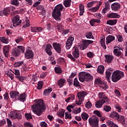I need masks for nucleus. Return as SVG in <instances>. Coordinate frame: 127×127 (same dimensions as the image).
<instances>
[{"instance_id":"obj_45","label":"nucleus","mask_w":127,"mask_h":127,"mask_svg":"<svg viewBox=\"0 0 127 127\" xmlns=\"http://www.w3.org/2000/svg\"><path fill=\"white\" fill-rule=\"evenodd\" d=\"M114 107L118 113H122L123 112V109H122V107L120 104H116Z\"/></svg>"},{"instance_id":"obj_17","label":"nucleus","mask_w":127,"mask_h":127,"mask_svg":"<svg viewBox=\"0 0 127 127\" xmlns=\"http://www.w3.org/2000/svg\"><path fill=\"white\" fill-rule=\"evenodd\" d=\"M46 46L45 52L47 53L48 55L51 56V55H52V51H51L52 46H51L50 44H48L46 45Z\"/></svg>"},{"instance_id":"obj_52","label":"nucleus","mask_w":127,"mask_h":127,"mask_svg":"<svg viewBox=\"0 0 127 127\" xmlns=\"http://www.w3.org/2000/svg\"><path fill=\"white\" fill-rule=\"evenodd\" d=\"M55 71L57 74H61L62 73V69L61 67H55Z\"/></svg>"},{"instance_id":"obj_15","label":"nucleus","mask_w":127,"mask_h":127,"mask_svg":"<svg viewBox=\"0 0 127 127\" xmlns=\"http://www.w3.org/2000/svg\"><path fill=\"white\" fill-rule=\"evenodd\" d=\"M121 8V4L119 2H114L111 4V9L113 11H117Z\"/></svg>"},{"instance_id":"obj_55","label":"nucleus","mask_w":127,"mask_h":127,"mask_svg":"<svg viewBox=\"0 0 127 127\" xmlns=\"http://www.w3.org/2000/svg\"><path fill=\"white\" fill-rule=\"evenodd\" d=\"M42 87H43V81H39L38 83V86L37 87L38 90H41V89H42Z\"/></svg>"},{"instance_id":"obj_22","label":"nucleus","mask_w":127,"mask_h":127,"mask_svg":"<svg viewBox=\"0 0 127 127\" xmlns=\"http://www.w3.org/2000/svg\"><path fill=\"white\" fill-rule=\"evenodd\" d=\"M3 53L6 58L8 57V54L9 53V46H5L3 47Z\"/></svg>"},{"instance_id":"obj_44","label":"nucleus","mask_w":127,"mask_h":127,"mask_svg":"<svg viewBox=\"0 0 127 127\" xmlns=\"http://www.w3.org/2000/svg\"><path fill=\"white\" fill-rule=\"evenodd\" d=\"M51 92H52V88H49L48 89H46L44 91V95L45 96H48V95H49Z\"/></svg>"},{"instance_id":"obj_50","label":"nucleus","mask_w":127,"mask_h":127,"mask_svg":"<svg viewBox=\"0 0 127 127\" xmlns=\"http://www.w3.org/2000/svg\"><path fill=\"white\" fill-rule=\"evenodd\" d=\"M0 40L1 42H2V43H5V44H7V43H8V40L7 39V38L5 37H0Z\"/></svg>"},{"instance_id":"obj_5","label":"nucleus","mask_w":127,"mask_h":127,"mask_svg":"<svg viewBox=\"0 0 127 127\" xmlns=\"http://www.w3.org/2000/svg\"><path fill=\"white\" fill-rule=\"evenodd\" d=\"M88 122L92 127H97L99 126V118L92 116L89 118Z\"/></svg>"},{"instance_id":"obj_20","label":"nucleus","mask_w":127,"mask_h":127,"mask_svg":"<svg viewBox=\"0 0 127 127\" xmlns=\"http://www.w3.org/2000/svg\"><path fill=\"white\" fill-rule=\"evenodd\" d=\"M105 103L108 102L104 101V100H100L98 101L95 102V107L97 109H100V108H102V107H103V105H104Z\"/></svg>"},{"instance_id":"obj_54","label":"nucleus","mask_w":127,"mask_h":127,"mask_svg":"<svg viewBox=\"0 0 127 127\" xmlns=\"http://www.w3.org/2000/svg\"><path fill=\"white\" fill-rule=\"evenodd\" d=\"M16 79H17L20 82H23V80L25 79V77L23 76H15Z\"/></svg>"},{"instance_id":"obj_36","label":"nucleus","mask_w":127,"mask_h":127,"mask_svg":"<svg viewBox=\"0 0 127 127\" xmlns=\"http://www.w3.org/2000/svg\"><path fill=\"white\" fill-rule=\"evenodd\" d=\"M105 62L107 63H111L112 60L114 59V57L110 55H105Z\"/></svg>"},{"instance_id":"obj_51","label":"nucleus","mask_w":127,"mask_h":127,"mask_svg":"<svg viewBox=\"0 0 127 127\" xmlns=\"http://www.w3.org/2000/svg\"><path fill=\"white\" fill-rule=\"evenodd\" d=\"M79 10H80V15H83L85 10L84 9V5L83 4H80L79 5Z\"/></svg>"},{"instance_id":"obj_32","label":"nucleus","mask_w":127,"mask_h":127,"mask_svg":"<svg viewBox=\"0 0 127 127\" xmlns=\"http://www.w3.org/2000/svg\"><path fill=\"white\" fill-rule=\"evenodd\" d=\"M75 99V95L73 94H70L68 96V97L65 99L66 103H70L71 101H74Z\"/></svg>"},{"instance_id":"obj_61","label":"nucleus","mask_w":127,"mask_h":127,"mask_svg":"<svg viewBox=\"0 0 127 127\" xmlns=\"http://www.w3.org/2000/svg\"><path fill=\"white\" fill-rule=\"evenodd\" d=\"M103 110L105 112H110L112 110V108L109 106L107 105L104 106Z\"/></svg>"},{"instance_id":"obj_64","label":"nucleus","mask_w":127,"mask_h":127,"mask_svg":"<svg viewBox=\"0 0 127 127\" xmlns=\"http://www.w3.org/2000/svg\"><path fill=\"white\" fill-rule=\"evenodd\" d=\"M41 127H47V123L45 122H42L40 123Z\"/></svg>"},{"instance_id":"obj_34","label":"nucleus","mask_w":127,"mask_h":127,"mask_svg":"<svg viewBox=\"0 0 127 127\" xmlns=\"http://www.w3.org/2000/svg\"><path fill=\"white\" fill-rule=\"evenodd\" d=\"M118 122H120V123H121V124H122V125H125V124H126V121L125 119V117H124V116L122 115H119L118 117V119H117V120Z\"/></svg>"},{"instance_id":"obj_19","label":"nucleus","mask_w":127,"mask_h":127,"mask_svg":"<svg viewBox=\"0 0 127 127\" xmlns=\"http://www.w3.org/2000/svg\"><path fill=\"white\" fill-rule=\"evenodd\" d=\"M9 95L11 99H16V100H17V99L18 98L19 92L16 91H12L10 92Z\"/></svg>"},{"instance_id":"obj_33","label":"nucleus","mask_w":127,"mask_h":127,"mask_svg":"<svg viewBox=\"0 0 127 127\" xmlns=\"http://www.w3.org/2000/svg\"><path fill=\"white\" fill-rule=\"evenodd\" d=\"M104 71H105V66L103 65H100L97 67V72L99 74H103Z\"/></svg>"},{"instance_id":"obj_59","label":"nucleus","mask_w":127,"mask_h":127,"mask_svg":"<svg viewBox=\"0 0 127 127\" xmlns=\"http://www.w3.org/2000/svg\"><path fill=\"white\" fill-rule=\"evenodd\" d=\"M23 125H24V127H34L32 123L30 122L25 123H24Z\"/></svg>"},{"instance_id":"obj_12","label":"nucleus","mask_w":127,"mask_h":127,"mask_svg":"<svg viewBox=\"0 0 127 127\" xmlns=\"http://www.w3.org/2000/svg\"><path fill=\"white\" fill-rule=\"evenodd\" d=\"M95 83L97 84V85H104V87H103V89L104 90H106V89H108L109 88V86L108 85H107V82L105 81L102 82V80H101V79L100 78H96L95 80Z\"/></svg>"},{"instance_id":"obj_56","label":"nucleus","mask_w":127,"mask_h":127,"mask_svg":"<svg viewBox=\"0 0 127 127\" xmlns=\"http://www.w3.org/2000/svg\"><path fill=\"white\" fill-rule=\"evenodd\" d=\"M65 119L66 120H71V119H72V116H71V114H70L69 112H65Z\"/></svg>"},{"instance_id":"obj_30","label":"nucleus","mask_w":127,"mask_h":127,"mask_svg":"<svg viewBox=\"0 0 127 127\" xmlns=\"http://www.w3.org/2000/svg\"><path fill=\"white\" fill-rule=\"evenodd\" d=\"M73 86L75 87V88H77V89L81 88V84H80V82H79L78 79L76 77L74 79Z\"/></svg>"},{"instance_id":"obj_57","label":"nucleus","mask_w":127,"mask_h":127,"mask_svg":"<svg viewBox=\"0 0 127 127\" xmlns=\"http://www.w3.org/2000/svg\"><path fill=\"white\" fill-rule=\"evenodd\" d=\"M92 103H91L90 101H88L85 104V108H86V109H91V107H92Z\"/></svg>"},{"instance_id":"obj_63","label":"nucleus","mask_w":127,"mask_h":127,"mask_svg":"<svg viewBox=\"0 0 127 127\" xmlns=\"http://www.w3.org/2000/svg\"><path fill=\"white\" fill-rule=\"evenodd\" d=\"M25 117L26 120H27L28 121V120H30L32 119V116H31V114H28V113L25 114Z\"/></svg>"},{"instance_id":"obj_28","label":"nucleus","mask_w":127,"mask_h":127,"mask_svg":"<svg viewBox=\"0 0 127 127\" xmlns=\"http://www.w3.org/2000/svg\"><path fill=\"white\" fill-rule=\"evenodd\" d=\"M107 17H109V18H119L120 15L116 13H109L107 14Z\"/></svg>"},{"instance_id":"obj_25","label":"nucleus","mask_w":127,"mask_h":127,"mask_svg":"<svg viewBox=\"0 0 127 127\" xmlns=\"http://www.w3.org/2000/svg\"><path fill=\"white\" fill-rule=\"evenodd\" d=\"M26 97V94H25V93H23L20 94V95H18L17 99L19 101H20V102H25Z\"/></svg>"},{"instance_id":"obj_35","label":"nucleus","mask_w":127,"mask_h":127,"mask_svg":"<svg viewBox=\"0 0 127 127\" xmlns=\"http://www.w3.org/2000/svg\"><path fill=\"white\" fill-rule=\"evenodd\" d=\"M30 26V21H29V19H26L24 22V25L22 26V28H24V29L27 28V27H29Z\"/></svg>"},{"instance_id":"obj_8","label":"nucleus","mask_w":127,"mask_h":127,"mask_svg":"<svg viewBox=\"0 0 127 127\" xmlns=\"http://www.w3.org/2000/svg\"><path fill=\"white\" fill-rule=\"evenodd\" d=\"M113 53L115 56L120 57L123 54V48L120 47H115L113 50Z\"/></svg>"},{"instance_id":"obj_62","label":"nucleus","mask_w":127,"mask_h":127,"mask_svg":"<svg viewBox=\"0 0 127 127\" xmlns=\"http://www.w3.org/2000/svg\"><path fill=\"white\" fill-rule=\"evenodd\" d=\"M6 74L8 77H9V78H10L11 80H13V74H12V73L8 71L6 72Z\"/></svg>"},{"instance_id":"obj_11","label":"nucleus","mask_w":127,"mask_h":127,"mask_svg":"<svg viewBox=\"0 0 127 127\" xmlns=\"http://www.w3.org/2000/svg\"><path fill=\"white\" fill-rule=\"evenodd\" d=\"M34 57V54L32 50H27L25 53V58L26 59H32Z\"/></svg>"},{"instance_id":"obj_2","label":"nucleus","mask_w":127,"mask_h":127,"mask_svg":"<svg viewBox=\"0 0 127 127\" xmlns=\"http://www.w3.org/2000/svg\"><path fill=\"white\" fill-rule=\"evenodd\" d=\"M62 9H63V5L59 4L55 7L53 11L52 16L58 22L61 21V11H62Z\"/></svg>"},{"instance_id":"obj_26","label":"nucleus","mask_w":127,"mask_h":127,"mask_svg":"<svg viewBox=\"0 0 127 127\" xmlns=\"http://www.w3.org/2000/svg\"><path fill=\"white\" fill-rule=\"evenodd\" d=\"M65 83L66 80L62 78H61L58 81V86H59L60 88H62V87L65 86Z\"/></svg>"},{"instance_id":"obj_21","label":"nucleus","mask_w":127,"mask_h":127,"mask_svg":"<svg viewBox=\"0 0 127 127\" xmlns=\"http://www.w3.org/2000/svg\"><path fill=\"white\" fill-rule=\"evenodd\" d=\"M98 96L99 99H101V100H104L105 102H107V103H109V101H110L108 97L105 95V94L104 92H99L98 93Z\"/></svg>"},{"instance_id":"obj_43","label":"nucleus","mask_w":127,"mask_h":127,"mask_svg":"<svg viewBox=\"0 0 127 127\" xmlns=\"http://www.w3.org/2000/svg\"><path fill=\"white\" fill-rule=\"evenodd\" d=\"M81 117L83 121H87L89 118V115L85 112H83L81 115Z\"/></svg>"},{"instance_id":"obj_60","label":"nucleus","mask_w":127,"mask_h":127,"mask_svg":"<svg viewBox=\"0 0 127 127\" xmlns=\"http://www.w3.org/2000/svg\"><path fill=\"white\" fill-rule=\"evenodd\" d=\"M117 38L118 39V41L119 42H123L124 41V38H123V36L121 35H117Z\"/></svg>"},{"instance_id":"obj_10","label":"nucleus","mask_w":127,"mask_h":127,"mask_svg":"<svg viewBox=\"0 0 127 127\" xmlns=\"http://www.w3.org/2000/svg\"><path fill=\"white\" fill-rule=\"evenodd\" d=\"M73 41H74V37H70L67 39L65 43V48L67 50H69L72 47V44H73Z\"/></svg>"},{"instance_id":"obj_6","label":"nucleus","mask_w":127,"mask_h":127,"mask_svg":"<svg viewBox=\"0 0 127 127\" xmlns=\"http://www.w3.org/2000/svg\"><path fill=\"white\" fill-rule=\"evenodd\" d=\"M9 117L11 119L13 120L15 119H18V120H20L22 118V116L21 115V113L17 111H12L11 112L9 115Z\"/></svg>"},{"instance_id":"obj_46","label":"nucleus","mask_w":127,"mask_h":127,"mask_svg":"<svg viewBox=\"0 0 127 127\" xmlns=\"http://www.w3.org/2000/svg\"><path fill=\"white\" fill-rule=\"evenodd\" d=\"M71 0H65L64 1V4L65 7H69L71 5Z\"/></svg>"},{"instance_id":"obj_23","label":"nucleus","mask_w":127,"mask_h":127,"mask_svg":"<svg viewBox=\"0 0 127 127\" xmlns=\"http://www.w3.org/2000/svg\"><path fill=\"white\" fill-rule=\"evenodd\" d=\"M99 23H101V20L97 19H92L90 21V24L91 26H96L98 25Z\"/></svg>"},{"instance_id":"obj_58","label":"nucleus","mask_w":127,"mask_h":127,"mask_svg":"<svg viewBox=\"0 0 127 127\" xmlns=\"http://www.w3.org/2000/svg\"><path fill=\"white\" fill-rule=\"evenodd\" d=\"M112 75V72L110 71L109 70H107L106 71V77L107 79H110V77Z\"/></svg>"},{"instance_id":"obj_1","label":"nucleus","mask_w":127,"mask_h":127,"mask_svg":"<svg viewBox=\"0 0 127 127\" xmlns=\"http://www.w3.org/2000/svg\"><path fill=\"white\" fill-rule=\"evenodd\" d=\"M46 106L43 100L39 99L32 106V111L37 116H41L42 112L45 111Z\"/></svg>"},{"instance_id":"obj_47","label":"nucleus","mask_w":127,"mask_h":127,"mask_svg":"<svg viewBox=\"0 0 127 127\" xmlns=\"http://www.w3.org/2000/svg\"><path fill=\"white\" fill-rule=\"evenodd\" d=\"M85 36L88 39H93L94 38V37H93V35L92 34V32H88L85 34Z\"/></svg>"},{"instance_id":"obj_13","label":"nucleus","mask_w":127,"mask_h":127,"mask_svg":"<svg viewBox=\"0 0 127 127\" xmlns=\"http://www.w3.org/2000/svg\"><path fill=\"white\" fill-rule=\"evenodd\" d=\"M72 55L74 58L76 59H78L80 57V53L79 52V49L77 47H74L72 49Z\"/></svg>"},{"instance_id":"obj_3","label":"nucleus","mask_w":127,"mask_h":127,"mask_svg":"<svg viewBox=\"0 0 127 127\" xmlns=\"http://www.w3.org/2000/svg\"><path fill=\"white\" fill-rule=\"evenodd\" d=\"M125 76V73L124 72L120 70L115 71L112 75V81H113L114 83H116L118 82L119 80H121L123 77Z\"/></svg>"},{"instance_id":"obj_18","label":"nucleus","mask_w":127,"mask_h":127,"mask_svg":"<svg viewBox=\"0 0 127 127\" xmlns=\"http://www.w3.org/2000/svg\"><path fill=\"white\" fill-rule=\"evenodd\" d=\"M101 4H102V2H101L100 1H98V3L96 4L97 6L89 8V11H91V12H96V11H98Z\"/></svg>"},{"instance_id":"obj_41","label":"nucleus","mask_w":127,"mask_h":127,"mask_svg":"<svg viewBox=\"0 0 127 127\" xmlns=\"http://www.w3.org/2000/svg\"><path fill=\"white\" fill-rule=\"evenodd\" d=\"M18 51L20 53H23L25 51V48L24 47L22 46H18L17 48H16Z\"/></svg>"},{"instance_id":"obj_31","label":"nucleus","mask_w":127,"mask_h":127,"mask_svg":"<svg viewBox=\"0 0 127 127\" xmlns=\"http://www.w3.org/2000/svg\"><path fill=\"white\" fill-rule=\"evenodd\" d=\"M8 7H6L3 10L0 11V16H2V15H8L9 13V10H8Z\"/></svg>"},{"instance_id":"obj_53","label":"nucleus","mask_w":127,"mask_h":127,"mask_svg":"<svg viewBox=\"0 0 127 127\" xmlns=\"http://www.w3.org/2000/svg\"><path fill=\"white\" fill-rule=\"evenodd\" d=\"M15 41L17 44L20 43V42L23 41V38H22L21 36H18L15 40Z\"/></svg>"},{"instance_id":"obj_38","label":"nucleus","mask_w":127,"mask_h":127,"mask_svg":"<svg viewBox=\"0 0 127 127\" xmlns=\"http://www.w3.org/2000/svg\"><path fill=\"white\" fill-rule=\"evenodd\" d=\"M56 28L59 32H62V31H63V29H64V26L62 24H58Z\"/></svg>"},{"instance_id":"obj_4","label":"nucleus","mask_w":127,"mask_h":127,"mask_svg":"<svg viewBox=\"0 0 127 127\" xmlns=\"http://www.w3.org/2000/svg\"><path fill=\"white\" fill-rule=\"evenodd\" d=\"M79 80L81 83H83L84 81H92L93 80V76L90 73L86 72H82L79 73Z\"/></svg>"},{"instance_id":"obj_9","label":"nucleus","mask_w":127,"mask_h":127,"mask_svg":"<svg viewBox=\"0 0 127 127\" xmlns=\"http://www.w3.org/2000/svg\"><path fill=\"white\" fill-rule=\"evenodd\" d=\"M94 42L93 41L89 40H84L82 41V44L81 45V50H85L86 48H88V46L90 44H92Z\"/></svg>"},{"instance_id":"obj_29","label":"nucleus","mask_w":127,"mask_h":127,"mask_svg":"<svg viewBox=\"0 0 127 127\" xmlns=\"http://www.w3.org/2000/svg\"><path fill=\"white\" fill-rule=\"evenodd\" d=\"M119 115H119V113L116 112H113L110 114L109 117L112 119H115V120H118V119H119Z\"/></svg>"},{"instance_id":"obj_16","label":"nucleus","mask_w":127,"mask_h":127,"mask_svg":"<svg viewBox=\"0 0 127 127\" xmlns=\"http://www.w3.org/2000/svg\"><path fill=\"white\" fill-rule=\"evenodd\" d=\"M53 46L55 50H56L58 53H61V45L60 43L56 42L54 43L53 44Z\"/></svg>"},{"instance_id":"obj_48","label":"nucleus","mask_w":127,"mask_h":127,"mask_svg":"<svg viewBox=\"0 0 127 127\" xmlns=\"http://www.w3.org/2000/svg\"><path fill=\"white\" fill-rule=\"evenodd\" d=\"M11 4L15 5V6H18L19 5V0H12L10 1Z\"/></svg>"},{"instance_id":"obj_40","label":"nucleus","mask_w":127,"mask_h":127,"mask_svg":"<svg viewBox=\"0 0 127 127\" xmlns=\"http://www.w3.org/2000/svg\"><path fill=\"white\" fill-rule=\"evenodd\" d=\"M107 24L109 25H115L118 22V19L109 20L107 21Z\"/></svg>"},{"instance_id":"obj_14","label":"nucleus","mask_w":127,"mask_h":127,"mask_svg":"<svg viewBox=\"0 0 127 127\" xmlns=\"http://www.w3.org/2000/svg\"><path fill=\"white\" fill-rule=\"evenodd\" d=\"M87 92L85 91H80L77 93V97L78 100H81L82 101H84L85 99V96H87Z\"/></svg>"},{"instance_id":"obj_27","label":"nucleus","mask_w":127,"mask_h":127,"mask_svg":"<svg viewBox=\"0 0 127 127\" xmlns=\"http://www.w3.org/2000/svg\"><path fill=\"white\" fill-rule=\"evenodd\" d=\"M115 38L114 36L113 35H109L106 37V44H109L111 43L112 41L115 40Z\"/></svg>"},{"instance_id":"obj_42","label":"nucleus","mask_w":127,"mask_h":127,"mask_svg":"<svg viewBox=\"0 0 127 127\" xmlns=\"http://www.w3.org/2000/svg\"><path fill=\"white\" fill-rule=\"evenodd\" d=\"M99 1H92L91 2H89L87 3V7H92V6H94V5H96V4H98Z\"/></svg>"},{"instance_id":"obj_7","label":"nucleus","mask_w":127,"mask_h":127,"mask_svg":"<svg viewBox=\"0 0 127 127\" xmlns=\"http://www.w3.org/2000/svg\"><path fill=\"white\" fill-rule=\"evenodd\" d=\"M13 26L14 27H16V26H18V25H20L21 24V20H19V16L18 15L13 17L12 19Z\"/></svg>"},{"instance_id":"obj_37","label":"nucleus","mask_w":127,"mask_h":127,"mask_svg":"<svg viewBox=\"0 0 127 127\" xmlns=\"http://www.w3.org/2000/svg\"><path fill=\"white\" fill-rule=\"evenodd\" d=\"M12 55H13V56H15L16 57L17 56H19V55H20V54L18 51V50H17V49H16V48H14L12 50Z\"/></svg>"},{"instance_id":"obj_39","label":"nucleus","mask_w":127,"mask_h":127,"mask_svg":"<svg viewBox=\"0 0 127 127\" xmlns=\"http://www.w3.org/2000/svg\"><path fill=\"white\" fill-rule=\"evenodd\" d=\"M107 126L109 127H119L117 125H116L114 122L111 121V120H108L106 122Z\"/></svg>"},{"instance_id":"obj_24","label":"nucleus","mask_w":127,"mask_h":127,"mask_svg":"<svg viewBox=\"0 0 127 127\" xmlns=\"http://www.w3.org/2000/svg\"><path fill=\"white\" fill-rule=\"evenodd\" d=\"M43 30V28L41 27H31V32H41Z\"/></svg>"},{"instance_id":"obj_49","label":"nucleus","mask_w":127,"mask_h":127,"mask_svg":"<svg viewBox=\"0 0 127 127\" xmlns=\"http://www.w3.org/2000/svg\"><path fill=\"white\" fill-rule=\"evenodd\" d=\"M100 44L102 47H103V49H107L106 43H105V38H102L100 40Z\"/></svg>"}]
</instances>
